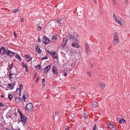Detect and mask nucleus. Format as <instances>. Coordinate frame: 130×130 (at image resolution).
<instances>
[{
    "label": "nucleus",
    "instance_id": "nucleus-17",
    "mask_svg": "<svg viewBox=\"0 0 130 130\" xmlns=\"http://www.w3.org/2000/svg\"><path fill=\"white\" fill-rule=\"evenodd\" d=\"M92 106L93 108H96L97 106V103L96 102H94L92 104Z\"/></svg>",
    "mask_w": 130,
    "mask_h": 130
},
{
    "label": "nucleus",
    "instance_id": "nucleus-61",
    "mask_svg": "<svg viewBox=\"0 0 130 130\" xmlns=\"http://www.w3.org/2000/svg\"><path fill=\"white\" fill-rule=\"evenodd\" d=\"M93 0V2H94L95 3H96V0Z\"/></svg>",
    "mask_w": 130,
    "mask_h": 130
},
{
    "label": "nucleus",
    "instance_id": "nucleus-62",
    "mask_svg": "<svg viewBox=\"0 0 130 130\" xmlns=\"http://www.w3.org/2000/svg\"><path fill=\"white\" fill-rule=\"evenodd\" d=\"M76 52H73L72 53V54L73 55H74L75 53H76Z\"/></svg>",
    "mask_w": 130,
    "mask_h": 130
},
{
    "label": "nucleus",
    "instance_id": "nucleus-59",
    "mask_svg": "<svg viewBox=\"0 0 130 130\" xmlns=\"http://www.w3.org/2000/svg\"><path fill=\"white\" fill-rule=\"evenodd\" d=\"M21 20L22 21H24V19L22 18L21 19Z\"/></svg>",
    "mask_w": 130,
    "mask_h": 130
},
{
    "label": "nucleus",
    "instance_id": "nucleus-10",
    "mask_svg": "<svg viewBox=\"0 0 130 130\" xmlns=\"http://www.w3.org/2000/svg\"><path fill=\"white\" fill-rule=\"evenodd\" d=\"M53 57L55 58L56 59H58V55L57 54V53L55 51L53 52L52 53V55Z\"/></svg>",
    "mask_w": 130,
    "mask_h": 130
},
{
    "label": "nucleus",
    "instance_id": "nucleus-48",
    "mask_svg": "<svg viewBox=\"0 0 130 130\" xmlns=\"http://www.w3.org/2000/svg\"><path fill=\"white\" fill-rule=\"evenodd\" d=\"M67 73H66V72H65L64 74H63V75L64 76H67Z\"/></svg>",
    "mask_w": 130,
    "mask_h": 130
},
{
    "label": "nucleus",
    "instance_id": "nucleus-15",
    "mask_svg": "<svg viewBox=\"0 0 130 130\" xmlns=\"http://www.w3.org/2000/svg\"><path fill=\"white\" fill-rule=\"evenodd\" d=\"M114 19L116 21V22H117L118 23L120 24L121 26H122L123 25V24L121 23V22L120 21H119V20L117 18H116V17H114Z\"/></svg>",
    "mask_w": 130,
    "mask_h": 130
},
{
    "label": "nucleus",
    "instance_id": "nucleus-32",
    "mask_svg": "<svg viewBox=\"0 0 130 130\" xmlns=\"http://www.w3.org/2000/svg\"><path fill=\"white\" fill-rule=\"evenodd\" d=\"M19 88H20L21 90H22L23 88V85L22 84H21Z\"/></svg>",
    "mask_w": 130,
    "mask_h": 130
},
{
    "label": "nucleus",
    "instance_id": "nucleus-64",
    "mask_svg": "<svg viewBox=\"0 0 130 130\" xmlns=\"http://www.w3.org/2000/svg\"><path fill=\"white\" fill-rule=\"evenodd\" d=\"M1 97L2 98H3L4 97H3V95H1Z\"/></svg>",
    "mask_w": 130,
    "mask_h": 130
},
{
    "label": "nucleus",
    "instance_id": "nucleus-3",
    "mask_svg": "<svg viewBox=\"0 0 130 130\" xmlns=\"http://www.w3.org/2000/svg\"><path fill=\"white\" fill-rule=\"evenodd\" d=\"M8 49H6L5 47L2 46L0 48V53L2 55H4L6 54Z\"/></svg>",
    "mask_w": 130,
    "mask_h": 130
},
{
    "label": "nucleus",
    "instance_id": "nucleus-49",
    "mask_svg": "<svg viewBox=\"0 0 130 130\" xmlns=\"http://www.w3.org/2000/svg\"><path fill=\"white\" fill-rule=\"evenodd\" d=\"M42 83H43L45 82V80L44 78H43L42 80Z\"/></svg>",
    "mask_w": 130,
    "mask_h": 130
},
{
    "label": "nucleus",
    "instance_id": "nucleus-20",
    "mask_svg": "<svg viewBox=\"0 0 130 130\" xmlns=\"http://www.w3.org/2000/svg\"><path fill=\"white\" fill-rule=\"evenodd\" d=\"M24 56L25 57H26L28 59V60H27L28 61H30L31 60V57L29 55H25Z\"/></svg>",
    "mask_w": 130,
    "mask_h": 130
},
{
    "label": "nucleus",
    "instance_id": "nucleus-18",
    "mask_svg": "<svg viewBox=\"0 0 130 130\" xmlns=\"http://www.w3.org/2000/svg\"><path fill=\"white\" fill-rule=\"evenodd\" d=\"M62 21V20H60L59 19L57 20L55 22V23H56V25L57 26H58L59 23H60V22H61Z\"/></svg>",
    "mask_w": 130,
    "mask_h": 130
},
{
    "label": "nucleus",
    "instance_id": "nucleus-45",
    "mask_svg": "<svg viewBox=\"0 0 130 130\" xmlns=\"http://www.w3.org/2000/svg\"><path fill=\"white\" fill-rule=\"evenodd\" d=\"M87 73L89 76H90V77H91V75L90 74V72H87Z\"/></svg>",
    "mask_w": 130,
    "mask_h": 130
},
{
    "label": "nucleus",
    "instance_id": "nucleus-35",
    "mask_svg": "<svg viewBox=\"0 0 130 130\" xmlns=\"http://www.w3.org/2000/svg\"><path fill=\"white\" fill-rule=\"evenodd\" d=\"M41 29H42V28L40 26H39L38 27V31H40V30H41Z\"/></svg>",
    "mask_w": 130,
    "mask_h": 130
},
{
    "label": "nucleus",
    "instance_id": "nucleus-8",
    "mask_svg": "<svg viewBox=\"0 0 130 130\" xmlns=\"http://www.w3.org/2000/svg\"><path fill=\"white\" fill-rule=\"evenodd\" d=\"M15 54V53H14L11 51H10L8 50L7 52V55H8L9 56L11 57L13 56Z\"/></svg>",
    "mask_w": 130,
    "mask_h": 130
},
{
    "label": "nucleus",
    "instance_id": "nucleus-11",
    "mask_svg": "<svg viewBox=\"0 0 130 130\" xmlns=\"http://www.w3.org/2000/svg\"><path fill=\"white\" fill-rule=\"evenodd\" d=\"M28 97V94L26 93H25L23 95L22 98L23 101L24 102H25V99Z\"/></svg>",
    "mask_w": 130,
    "mask_h": 130
},
{
    "label": "nucleus",
    "instance_id": "nucleus-6",
    "mask_svg": "<svg viewBox=\"0 0 130 130\" xmlns=\"http://www.w3.org/2000/svg\"><path fill=\"white\" fill-rule=\"evenodd\" d=\"M42 42L45 44H47L50 42V40L47 37L45 36H44Z\"/></svg>",
    "mask_w": 130,
    "mask_h": 130
},
{
    "label": "nucleus",
    "instance_id": "nucleus-53",
    "mask_svg": "<svg viewBox=\"0 0 130 130\" xmlns=\"http://www.w3.org/2000/svg\"><path fill=\"white\" fill-rule=\"evenodd\" d=\"M124 1L125 4H127V0H125Z\"/></svg>",
    "mask_w": 130,
    "mask_h": 130
},
{
    "label": "nucleus",
    "instance_id": "nucleus-4",
    "mask_svg": "<svg viewBox=\"0 0 130 130\" xmlns=\"http://www.w3.org/2000/svg\"><path fill=\"white\" fill-rule=\"evenodd\" d=\"M20 117V121L19 120L18 123H19L20 122H22L23 124L25 125L26 123V122L27 121V118L26 117L23 115L22 116H21Z\"/></svg>",
    "mask_w": 130,
    "mask_h": 130
},
{
    "label": "nucleus",
    "instance_id": "nucleus-22",
    "mask_svg": "<svg viewBox=\"0 0 130 130\" xmlns=\"http://www.w3.org/2000/svg\"><path fill=\"white\" fill-rule=\"evenodd\" d=\"M52 38L51 40L53 41H56V39H57V38L56 36H54L53 37L52 36Z\"/></svg>",
    "mask_w": 130,
    "mask_h": 130
},
{
    "label": "nucleus",
    "instance_id": "nucleus-24",
    "mask_svg": "<svg viewBox=\"0 0 130 130\" xmlns=\"http://www.w3.org/2000/svg\"><path fill=\"white\" fill-rule=\"evenodd\" d=\"M45 51L46 52L48 53L50 55H52V52H50L49 50L46 49L45 50Z\"/></svg>",
    "mask_w": 130,
    "mask_h": 130
},
{
    "label": "nucleus",
    "instance_id": "nucleus-50",
    "mask_svg": "<svg viewBox=\"0 0 130 130\" xmlns=\"http://www.w3.org/2000/svg\"><path fill=\"white\" fill-rule=\"evenodd\" d=\"M14 36L15 37H16L17 36L16 33L15 32H14Z\"/></svg>",
    "mask_w": 130,
    "mask_h": 130
},
{
    "label": "nucleus",
    "instance_id": "nucleus-42",
    "mask_svg": "<svg viewBox=\"0 0 130 130\" xmlns=\"http://www.w3.org/2000/svg\"><path fill=\"white\" fill-rule=\"evenodd\" d=\"M96 128V125H95L93 127V130H95Z\"/></svg>",
    "mask_w": 130,
    "mask_h": 130
},
{
    "label": "nucleus",
    "instance_id": "nucleus-56",
    "mask_svg": "<svg viewBox=\"0 0 130 130\" xmlns=\"http://www.w3.org/2000/svg\"><path fill=\"white\" fill-rule=\"evenodd\" d=\"M25 71H26L28 72V69L27 67L26 69H25Z\"/></svg>",
    "mask_w": 130,
    "mask_h": 130
},
{
    "label": "nucleus",
    "instance_id": "nucleus-29",
    "mask_svg": "<svg viewBox=\"0 0 130 130\" xmlns=\"http://www.w3.org/2000/svg\"><path fill=\"white\" fill-rule=\"evenodd\" d=\"M9 99V100H10L12 99V95L10 94H9L8 95Z\"/></svg>",
    "mask_w": 130,
    "mask_h": 130
},
{
    "label": "nucleus",
    "instance_id": "nucleus-39",
    "mask_svg": "<svg viewBox=\"0 0 130 130\" xmlns=\"http://www.w3.org/2000/svg\"><path fill=\"white\" fill-rule=\"evenodd\" d=\"M13 65V63H12L10 65V67H9V69L10 70H11L12 69V67Z\"/></svg>",
    "mask_w": 130,
    "mask_h": 130
},
{
    "label": "nucleus",
    "instance_id": "nucleus-19",
    "mask_svg": "<svg viewBox=\"0 0 130 130\" xmlns=\"http://www.w3.org/2000/svg\"><path fill=\"white\" fill-rule=\"evenodd\" d=\"M41 65L40 64H38L35 67L36 69L37 68L39 69V71L40 72L42 70L41 68Z\"/></svg>",
    "mask_w": 130,
    "mask_h": 130
},
{
    "label": "nucleus",
    "instance_id": "nucleus-43",
    "mask_svg": "<svg viewBox=\"0 0 130 130\" xmlns=\"http://www.w3.org/2000/svg\"><path fill=\"white\" fill-rule=\"evenodd\" d=\"M4 105L0 102V106L1 107H3Z\"/></svg>",
    "mask_w": 130,
    "mask_h": 130
},
{
    "label": "nucleus",
    "instance_id": "nucleus-30",
    "mask_svg": "<svg viewBox=\"0 0 130 130\" xmlns=\"http://www.w3.org/2000/svg\"><path fill=\"white\" fill-rule=\"evenodd\" d=\"M58 111L57 110H56L55 111V115H54V116L55 117H56L58 115Z\"/></svg>",
    "mask_w": 130,
    "mask_h": 130
},
{
    "label": "nucleus",
    "instance_id": "nucleus-2",
    "mask_svg": "<svg viewBox=\"0 0 130 130\" xmlns=\"http://www.w3.org/2000/svg\"><path fill=\"white\" fill-rule=\"evenodd\" d=\"M114 39L113 42L114 44L118 43L120 41L118 38V33L117 32H115L113 34Z\"/></svg>",
    "mask_w": 130,
    "mask_h": 130
},
{
    "label": "nucleus",
    "instance_id": "nucleus-37",
    "mask_svg": "<svg viewBox=\"0 0 130 130\" xmlns=\"http://www.w3.org/2000/svg\"><path fill=\"white\" fill-rule=\"evenodd\" d=\"M14 75V74H12L11 73V72H10L9 73V77L11 78H12V77H11V75Z\"/></svg>",
    "mask_w": 130,
    "mask_h": 130
},
{
    "label": "nucleus",
    "instance_id": "nucleus-27",
    "mask_svg": "<svg viewBox=\"0 0 130 130\" xmlns=\"http://www.w3.org/2000/svg\"><path fill=\"white\" fill-rule=\"evenodd\" d=\"M22 64L23 68H25L26 69V68L27 67V66L26 65V64H25L24 62H22Z\"/></svg>",
    "mask_w": 130,
    "mask_h": 130
},
{
    "label": "nucleus",
    "instance_id": "nucleus-34",
    "mask_svg": "<svg viewBox=\"0 0 130 130\" xmlns=\"http://www.w3.org/2000/svg\"><path fill=\"white\" fill-rule=\"evenodd\" d=\"M18 110L19 113H20V117L22 116L23 115L22 113L21 112V111H20V110L19 109H18Z\"/></svg>",
    "mask_w": 130,
    "mask_h": 130
},
{
    "label": "nucleus",
    "instance_id": "nucleus-60",
    "mask_svg": "<svg viewBox=\"0 0 130 130\" xmlns=\"http://www.w3.org/2000/svg\"><path fill=\"white\" fill-rule=\"evenodd\" d=\"M14 116H17V113H14Z\"/></svg>",
    "mask_w": 130,
    "mask_h": 130
},
{
    "label": "nucleus",
    "instance_id": "nucleus-47",
    "mask_svg": "<svg viewBox=\"0 0 130 130\" xmlns=\"http://www.w3.org/2000/svg\"><path fill=\"white\" fill-rule=\"evenodd\" d=\"M38 41L39 42H40L41 41V39L40 38H38Z\"/></svg>",
    "mask_w": 130,
    "mask_h": 130
},
{
    "label": "nucleus",
    "instance_id": "nucleus-36",
    "mask_svg": "<svg viewBox=\"0 0 130 130\" xmlns=\"http://www.w3.org/2000/svg\"><path fill=\"white\" fill-rule=\"evenodd\" d=\"M111 129V130H117L116 128L115 125L114 127L113 126V127H112Z\"/></svg>",
    "mask_w": 130,
    "mask_h": 130
},
{
    "label": "nucleus",
    "instance_id": "nucleus-28",
    "mask_svg": "<svg viewBox=\"0 0 130 130\" xmlns=\"http://www.w3.org/2000/svg\"><path fill=\"white\" fill-rule=\"evenodd\" d=\"M15 57L18 58L19 60L21 61L22 60V59L21 57L18 55H15Z\"/></svg>",
    "mask_w": 130,
    "mask_h": 130
},
{
    "label": "nucleus",
    "instance_id": "nucleus-12",
    "mask_svg": "<svg viewBox=\"0 0 130 130\" xmlns=\"http://www.w3.org/2000/svg\"><path fill=\"white\" fill-rule=\"evenodd\" d=\"M14 84H11L9 83L7 85L8 88H9L10 89H13L14 88Z\"/></svg>",
    "mask_w": 130,
    "mask_h": 130
},
{
    "label": "nucleus",
    "instance_id": "nucleus-33",
    "mask_svg": "<svg viewBox=\"0 0 130 130\" xmlns=\"http://www.w3.org/2000/svg\"><path fill=\"white\" fill-rule=\"evenodd\" d=\"M19 9H14L13 10V13H15L17 12L18 11Z\"/></svg>",
    "mask_w": 130,
    "mask_h": 130
},
{
    "label": "nucleus",
    "instance_id": "nucleus-58",
    "mask_svg": "<svg viewBox=\"0 0 130 130\" xmlns=\"http://www.w3.org/2000/svg\"><path fill=\"white\" fill-rule=\"evenodd\" d=\"M113 17H114H114H116V18H117V17L116 16L115 14H113Z\"/></svg>",
    "mask_w": 130,
    "mask_h": 130
},
{
    "label": "nucleus",
    "instance_id": "nucleus-44",
    "mask_svg": "<svg viewBox=\"0 0 130 130\" xmlns=\"http://www.w3.org/2000/svg\"><path fill=\"white\" fill-rule=\"evenodd\" d=\"M18 91H21V90H20V89L19 88H17V89L16 90V93H17V92H18Z\"/></svg>",
    "mask_w": 130,
    "mask_h": 130
},
{
    "label": "nucleus",
    "instance_id": "nucleus-40",
    "mask_svg": "<svg viewBox=\"0 0 130 130\" xmlns=\"http://www.w3.org/2000/svg\"><path fill=\"white\" fill-rule=\"evenodd\" d=\"M90 63L91 67V68H93V65L92 63L91 62V61L90 62Z\"/></svg>",
    "mask_w": 130,
    "mask_h": 130
},
{
    "label": "nucleus",
    "instance_id": "nucleus-16",
    "mask_svg": "<svg viewBox=\"0 0 130 130\" xmlns=\"http://www.w3.org/2000/svg\"><path fill=\"white\" fill-rule=\"evenodd\" d=\"M15 102L16 103H19L21 101V99L18 97H16L15 99Z\"/></svg>",
    "mask_w": 130,
    "mask_h": 130
},
{
    "label": "nucleus",
    "instance_id": "nucleus-38",
    "mask_svg": "<svg viewBox=\"0 0 130 130\" xmlns=\"http://www.w3.org/2000/svg\"><path fill=\"white\" fill-rule=\"evenodd\" d=\"M86 52L87 53L89 52V48H86Z\"/></svg>",
    "mask_w": 130,
    "mask_h": 130
},
{
    "label": "nucleus",
    "instance_id": "nucleus-52",
    "mask_svg": "<svg viewBox=\"0 0 130 130\" xmlns=\"http://www.w3.org/2000/svg\"><path fill=\"white\" fill-rule=\"evenodd\" d=\"M85 47H86V48H89L88 45L87 44L85 46Z\"/></svg>",
    "mask_w": 130,
    "mask_h": 130
},
{
    "label": "nucleus",
    "instance_id": "nucleus-9",
    "mask_svg": "<svg viewBox=\"0 0 130 130\" xmlns=\"http://www.w3.org/2000/svg\"><path fill=\"white\" fill-rule=\"evenodd\" d=\"M51 65H49L46 66L44 69V73H47L50 69Z\"/></svg>",
    "mask_w": 130,
    "mask_h": 130
},
{
    "label": "nucleus",
    "instance_id": "nucleus-26",
    "mask_svg": "<svg viewBox=\"0 0 130 130\" xmlns=\"http://www.w3.org/2000/svg\"><path fill=\"white\" fill-rule=\"evenodd\" d=\"M100 85H101V89H103L105 87V85L103 83H101L100 84Z\"/></svg>",
    "mask_w": 130,
    "mask_h": 130
},
{
    "label": "nucleus",
    "instance_id": "nucleus-13",
    "mask_svg": "<svg viewBox=\"0 0 130 130\" xmlns=\"http://www.w3.org/2000/svg\"><path fill=\"white\" fill-rule=\"evenodd\" d=\"M68 40H67L66 39L63 38L62 41V44L61 45H62L63 46H64L66 44V43L68 42Z\"/></svg>",
    "mask_w": 130,
    "mask_h": 130
},
{
    "label": "nucleus",
    "instance_id": "nucleus-14",
    "mask_svg": "<svg viewBox=\"0 0 130 130\" xmlns=\"http://www.w3.org/2000/svg\"><path fill=\"white\" fill-rule=\"evenodd\" d=\"M55 68L56 69L55 67L53 66L52 68L53 72L55 74H58V72L57 70H56L55 69Z\"/></svg>",
    "mask_w": 130,
    "mask_h": 130
},
{
    "label": "nucleus",
    "instance_id": "nucleus-57",
    "mask_svg": "<svg viewBox=\"0 0 130 130\" xmlns=\"http://www.w3.org/2000/svg\"><path fill=\"white\" fill-rule=\"evenodd\" d=\"M45 86V83H43V87H44Z\"/></svg>",
    "mask_w": 130,
    "mask_h": 130
},
{
    "label": "nucleus",
    "instance_id": "nucleus-23",
    "mask_svg": "<svg viewBox=\"0 0 130 130\" xmlns=\"http://www.w3.org/2000/svg\"><path fill=\"white\" fill-rule=\"evenodd\" d=\"M107 126L111 129L112 127H113V126L114 127V125L110 123H108L107 125Z\"/></svg>",
    "mask_w": 130,
    "mask_h": 130
},
{
    "label": "nucleus",
    "instance_id": "nucleus-21",
    "mask_svg": "<svg viewBox=\"0 0 130 130\" xmlns=\"http://www.w3.org/2000/svg\"><path fill=\"white\" fill-rule=\"evenodd\" d=\"M36 51L38 53H41V51L40 50V49L39 48V47L38 45H37V47H36Z\"/></svg>",
    "mask_w": 130,
    "mask_h": 130
},
{
    "label": "nucleus",
    "instance_id": "nucleus-31",
    "mask_svg": "<svg viewBox=\"0 0 130 130\" xmlns=\"http://www.w3.org/2000/svg\"><path fill=\"white\" fill-rule=\"evenodd\" d=\"M83 117H84V118H87L88 117L87 115H86L85 114V113H84L83 115Z\"/></svg>",
    "mask_w": 130,
    "mask_h": 130
},
{
    "label": "nucleus",
    "instance_id": "nucleus-41",
    "mask_svg": "<svg viewBox=\"0 0 130 130\" xmlns=\"http://www.w3.org/2000/svg\"><path fill=\"white\" fill-rule=\"evenodd\" d=\"M48 58V57H47V56H45V57H43L42 58V59L44 60L45 59H47Z\"/></svg>",
    "mask_w": 130,
    "mask_h": 130
},
{
    "label": "nucleus",
    "instance_id": "nucleus-5",
    "mask_svg": "<svg viewBox=\"0 0 130 130\" xmlns=\"http://www.w3.org/2000/svg\"><path fill=\"white\" fill-rule=\"evenodd\" d=\"M26 107L27 110L29 112L32 111V109L33 108L32 104L30 103L27 104Z\"/></svg>",
    "mask_w": 130,
    "mask_h": 130
},
{
    "label": "nucleus",
    "instance_id": "nucleus-1",
    "mask_svg": "<svg viewBox=\"0 0 130 130\" xmlns=\"http://www.w3.org/2000/svg\"><path fill=\"white\" fill-rule=\"evenodd\" d=\"M68 40H69L70 41L71 43L74 41L75 42H77V39L74 36L69 34L68 36H66Z\"/></svg>",
    "mask_w": 130,
    "mask_h": 130
},
{
    "label": "nucleus",
    "instance_id": "nucleus-51",
    "mask_svg": "<svg viewBox=\"0 0 130 130\" xmlns=\"http://www.w3.org/2000/svg\"><path fill=\"white\" fill-rule=\"evenodd\" d=\"M113 1L114 2V4L115 5H116V1L115 0H113Z\"/></svg>",
    "mask_w": 130,
    "mask_h": 130
},
{
    "label": "nucleus",
    "instance_id": "nucleus-46",
    "mask_svg": "<svg viewBox=\"0 0 130 130\" xmlns=\"http://www.w3.org/2000/svg\"><path fill=\"white\" fill-rule=\"evenodd\" d=\"M65 130H68L69 129L68 128V127L67 126H66L65 127Z\"/></svg>",
    "mask_w": 130,
    "mask_h": 130
},
{
    "label": "nucleus",
    "instance_id": "nucleus-25",
    "mask_svg": "<svg viewBox=\"0 0 130 130\" xmlns=\"http://www.w3.org/2000/svg\"><path fill=\"white\" fill-rule=\"evenodd\" d=\"M126 121L125 120L123 119H121L119 121V124H121L122 123L126 122Z\"/></svg>",
    "mask_w": 130,
    "mask_h": 130
},
{
    "label": "nucleus",
    "instance_id": "nucleus-63",
    "mask_svg": "<svg viewBox=\"0 0 130 130\" xmlns=\"http://www.w3.org/2000/svg\"><path fill=\"white\" fill-rule=\"evenodd\" d=\"M18 129H14L12 128V129L13 130H18Z\"/></svg>",
    "mask_w": 130,
    "mask_h": 130
},
{
    "label": "nucleus",
    "instance_id": "nucleus-55",
    "mask_svg": "<svg viewBox=\"0 0 130 130\" xmlns=\"http://www.w3.org/2000/svg\"><path fill=\"white\" fill-rule=\"evenodd\" d=\"M39 79V78H37L36 80V81L37 82H38Z\"/></svg>",
    "mask_w": 130,
    "mask_h": 130
},
{
    "label": "nucleus",
    "instance_id": "nucleus-7",
    "mask_svg": "<svg viewBox=\"0 0 130 130\" xmlns=\"http://www.w3.org/2000/svg\"><path fill=\"white\" fill-rule=\"evenodd\" d=\"M78 40L77 39V42H76L73 41V42L72 43V46L74 47H79V46L78 45L79 42H78Z\"/></svg>",
    "mask_w": 130,
    "mask_h": 130
},
{
    "label": "nucleus",
    "instance_id": "nucleus-54",
    "mask_svg": "<svg viewBox=\"0 0 130 130\" xmlns=\"http://www.w3.org/2000/svg\"><path fill=\"white\" fill-rule=\"evenodd\" d=\"M20 92V93H19V96H20L21 95V91H20V92Z\"/></svg>",
    "mask_w": 130,
    "mask_h": 130
}]
</instances>
